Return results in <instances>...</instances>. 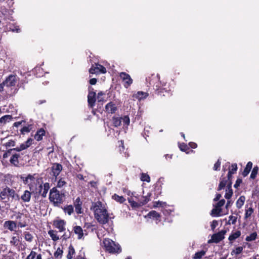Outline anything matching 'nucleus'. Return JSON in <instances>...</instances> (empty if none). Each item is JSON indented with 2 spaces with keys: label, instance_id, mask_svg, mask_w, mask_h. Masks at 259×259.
<instances>
[{
  "label": "nucleus",
  "instance_id": "obj_60",
  "mask_svg": "<svg viewBox=\"0 0 259 259\" xmlns=\"http://www.w3.org/2000/svg\"><path fill=\"white\" fill-rule=\"evenodd\" d=\"M232 202L231 200L230 199H227V204L226 205V208H228V207H229L232 204Z\"/></svg>",
  "mask_w": 259,
  "mask_h": 259
},
{
  "label": "nucleus",
  "instance_id": "obj_7",
  "mask_svg": "<svg viewBox=\"0 0 259 259\" xmlns=\"http://www.w3.org/2000/svg\"><path fill=\"white\" fill-rule=\"evenodd\" d=\"M122 122L123 126L127 127L130 122V118L127 116H124L123 117L114 116L112 118V123L115 127H118Z\"/></svg>",
  "mask_w": 259,
  "mask_h": 259
},
{
  "label": "nucleus",
  "instance_id": "obj_1",
  "mask_svg": "<svg viewBox=\"0 0 259 259\" xmlns=\"http://www.w3.org/2000/svg\"><path fill=\"white\" fill-rule=\"evenodd\" d=\"M93 209L95 218L101 224H106L109 219L113 218L109 216L105 205L100 201H98L93 204Z\"/></svg>",
  "mask_w": 259,
  "mask_h": 259
},
{
  "label": "nucleus",
  "instance_id": "obj_10",
  "mask_svg": "<svg viewBox=\"0 0 259 259\" xmlns=\"http://www.w3.org/2000/svg\"><path fill=\"white\" fill-rule=\"evenodd\" d=\"M132 195L141 206L146 204L150 200L151 194L150 193H148L146 196H142L137 194L136 193H132Z\"/></svg>",
  "mask_w": 259,
  "mask_h": 259
},
{
  "label": "nucleus",
  "instance_id": "obj_36",
  "mask_svg": "<svg viewBox=\"0 0 259 259\" xmlns=\"http://www.w3.org/2000/svg\"><path fill=\"white\" fill-rule=\"evenodd\" d=\"M19 157V155L18 154H14L10 158V162L12 164L14 165H17L19 163L18 158Z\"/></svg>",
  "mask_w": 259,
  "mask_h": 259
},
{
  "label": "nucleus",
  "instance_id": "obj_18",
  "mask_svg": "<svg viewBox=\"0 0 259 259\" xmlns=\"http://www.w3.org/2000/svg\"><path fill=\"white\" fill-rule=\"evenodd\" d=\"M106 111L109 113H114L117 110V105L115 102H110L105 106Z\"/></svg>",
  "mask_w": 259,
  "mask_h": 259
},
{
  "label": "nucleus",
  "instance_id": "obj_13",
  "mask_svg": "<svg viewBox=\"0 0 259 259\" xmlns=\"http://www.w3.org/2000/svg\"><path fill=\"white\" fill-rule=\"evenodd\" d=\"M119 77L123 82V85L125 88H128L133 83V79L130 75L125 72H122L119 74Z\"/></svg>",
  "mask_w": 259,
  "mask_h": 259
},
{
  "label": "nucleus",
  "instance_id": "obj_53",
  "mask_svg": "<svg viewBox=\"0 0 259 259\" xmlns=\"http://www.w3.org/2000/svg\"><path fill=\"white\" fill-rule=\"evenodd\" d=\"M9 29L11 30H12L13 32H20V29L18 26H13L12 27L10 26L9 27Z\"/></svg>",
  "mask_w": 259,
  "mask_h": 259
},
{
  "label": "nucleus",
  "instance_id": "obj_2",
  "mask_svg": "<svg viewBox=\"0 0 259 259\" xmlns=\"http://www.w3.org/2000/svg\"><path fill=\"white\" fill-rule=\"evenodd\" d=\"M59 229L58 232L51 230L49 231L48 234L54 241H56L59 239V237L62 238L63 240H67L71 236V232L66 228H57Z\"/></svg>",
  "mask_w": 259,
  "mask_h": 259
},
{
  "label": "nucleus",
  "instance_id": "obj_28",
  "mask_svg": "<svg viewBox=\"0 0 259 259\" xmlns=\"http://www.w3.org/2000/svg\"><path fill=\"white\" fill-rule=\"evenodd\" d=\"M45 131L43 128H40L35 134L34 138L37 141H39L42 140V137L45 134Z\"/></svg>",
  "mask_w": 259,
  "mask_h": 259
},
{
  "label": "nucleus",
  "instance_id": "obj_45",
  "mask_svg": "<svg viewBox=\"0 0 259 259\" xmlns=\"http://www.w3.org/2000/svg\"><path fill=\"white\" fill-rule=\"evenodd\" d=\"M19 242V239L17 237L13 236L10 241V243L11 245L16 246L18 245Z\"/></svg>",
  "mask_w": 259,
  "mask_h": 259
},
{
  "label": "nucleus",
  "instance_id": "obj_57",
  "mask_svg": "<svg viewBox=\"0 0 259 259\" xmlns=\"http://www.w3.org/2000/svg\"><path fill=\"white\" fill-rule=\"evenodd\" d=\"M162 211L164 215H167L170 214V212H171L172 210L170 209H167L165 207L163 208V209Z\"/></svg>",
  "mask_w": 259,
  "mask_h": 259
},
{
  "label": "nucleus",
  "instance_id": "obj_58",
  "mask_svg": "<svg viewBox=\"0 0 259 259\" xmlns=\"http://www.w3.org/2000/svg\"><path fill=\"white\" fill-rule=\"evenodd\" d=\"M25 121L24 120H22L21 121H18L15 122L14 123V126L15 127H18L19 125H20L23 122H24Z\"/></svg>",
  "mask_w": 259,
  "mask_h": 259
},
{
  "label": "nucleus",
  "instance_id": "obj_42",
  "mask_svg": "<svg viewBox=\"0 0 259 259\" xmlns=\"http://www.w3.org/2000/svg\"><path fill=\"white\" fill-rule=\"evenodd\" d=\"M253 212V209L251 207L246 209L245 213V218L246 219L249 218L251 217Z\"/></svg>",
  "mask_w": 259,
  "mask_h": 259
},
{
  "label": "nucleus",
  "instance_id": "obj_35",
  "mask_svg": "<svg viewBox=\"0 0 259 259\" xmlns=\"http://www.w3.org/2000/svg\"><path fill=\"white\" fill-rule=\"evenodd\" d=\"M75 254V249L72 245H70L68 248V253L67 255L68 259H72L73 255Z\"/></svg>",
  "mask_w": 259,
  "mask_h": 259
},
{
  "label": "nucleus",
  "instance_id": "obj_64",
  "mask_svg": "<svg viewBox=\"0 0 259 259\" xmlns=\"http://www.w3.org/2000/svg\"><path fill=\"white\" fill-rule=\"evenodd\" d=\"M221 197V195L220 194H218L214 198L213 201H218Z\"/></svg>",
  "mask_w": 259,
  "mask_h": 259
},
{
  "label": "nucleus",
  "instance_id": "obj_11",
  "mask_svg": "<svg viewBox=\"0 0 259 259\" xmlns=\"http://www.w3.org/2000/svg\"><path fill=\"white\" fill-rule=\"evenodd\" d=\"M20 178L23 181L24 184L27 185L29 186L31 191L33 190V186L35 183V180L34 176L28 175L26 177L21 176Z\"/></svg>",
  "mask_w": 259,
  "mask_h": 259
},
{
  "label": "nucleus",
  "instance_id": "obj_3",
  "mask_svg": "<svg viewBox=\"0 0 259 259\" xmlns=\"http://www.w3.org/2000/svg\"><path fill=\"white\" fill-rule=\"evenodd\" d=\"M64 198V193L60 192L56 188H53L50 190L49 199L55 205L62 203Z\"/></svg>",
  "mask_w": 259,
  "mask_h": 259
},
{
  "label": "nucleus",
  "instance_id": "obj_39",
  "mask_svg": "<svg viewBox=\"0 0 259 259\" xmlns=\"http://www.w3.org/2000/svg\"><path fill=\"white\" fill-rule=\"evenodd\" d=\"M53 225L55 227H64L65 225V222L62 220H56L54 221Z\"/></svg>",
  "mask_w": 259,
  "mask_h": 259
},
{
  "label": "nucleus",
  "instance_id": "obj_54",
  "mask_svg": "<svg viewBox=\"0 0 259 259\" xmlns=\"http://www.w3.org/2000/svg\"><path fill=\"white\" fill-rule=\"evenodd\" d=\"M7 10L5 8L1 7L0 10V17H1L2 16H5V15L7 14Z\"/></svg>",
  "mask_w": 259,
  "mask_h": 259
},
{
  "label": "nucleus",
  "instance_id": "obj_15",
  "mask_svg": "<svg viewBox=\"0 0 259 259\" xmlns=\"http://www.w3.org/2000/svg\"><path fill=\"white\" fill-rule=\"evenodd\" d=\"M91 90H93V89L90 88H89V93L88 96V102L89 104V106L93 108L96 102V92L91 91Z\"/></svg>",
  "mask_w": 259,
  "mask_h": 259
},
{
  "label": "nucleus",
  "instance_id": "obj_55",
  "mask_svg": "<svg viewBox=\"0 0 259 259\" xmlns=\"http://www.w3.org/2000/svg\"><path fill=\"white\" fill-rule=\"evenodd\" d=\"M179 148L181 151H186L187 149V146L185 144H182L180 145Z\"/></svg>",
  "mask_w": 259,
  "mask_h": 259
},
{
  "label": "nucleus",
  "instance_id": "obj_41",
  "mask_svg": "<svg viewBox=\"0 0 259 259\" xmlns=\"http://www.w3.org/2000/svg\"><path fill=\"white\" fill-rule=\"evenodd\" d=\"M31 129L32 125H29L28 126H24L20 130L21 133L23 135H24L26 133H28L30 132Z\"/></svg>",
  "mask_w": 259,
  "mask_h": 259
},
{
  "label": "nucleus",
  "instance_id": "obj_38",
  "mask_svg": "<svg viewBox=\"0 0 259 259\" xmlns=\"http://www.w3.org/2000/svg\"><path fill=\"white\" fill-rule=\"evenodd\" d=\"M206 253V251L204 250H201L200 251L196 252L193 257L194 259H201L203 256Z\"/></svg>",
  "mask_w": 259,
  "mask_h": 259
},
{
  "label": "nucleus",
  "instance_id": "obj_43",
  "mask_svg": "<svg viewBox=\"0 0 259 259\" xmlns=\"http://www.w3.org/2000/svg\"><path fill=\"white\" fill-rule=\"evenodd\" d=\"M63 252V250L60 247H58L57 250L54 252V255L56 258H61Z\"/></svg>",
  "mask_w": 259,
  "mask_h": 259
},
{
  "label": "nucleus",
  "instance_id": "obj_49",
  "mask_svg": "<svg viewBox=\"0 0 259 259\" xmlns=\"http://www.w3.org/2000/svg\"><path fill=\"white\" fill-rule=\"evenodd\" d=\"M4 227H16V224L13 221H6L5 223Z\"/></svg>",
  "mask_w": 259,
  "mask_h": 259
},
{
  "label": "nucleus",
  "instance_id": "obj_48",
  "mask_svg": "<svg viewBox=\"0 0 259 259\" xmlns=\"http://www.w3.org/2000/svg\"><path fill=\"white\" fill-rule=\"evenodd\" d=\"M243 249V247L242 246L237 247L235 248V250H233V251L232 252V255L233 254H239L242 252Z\"/></svg>",
  "mask_w": 259,
  "mask_h": 259
},
{
  "label": "nucleus",
  "instance_id": "obj_32",
  "mask_svg": "<svg viewBox=\"0 0 259 259\" xmlns=\"http://www.w3.org/2000/svg\"><path fill=\"white\" fill-rule=\"evenodd\" d=\"M252 167V163L250 161L248 162L247 163L246 167L242 172V175L244 177H246V176H247V175L250 172Z\"/></svg>",
  "mask_w": 259,
  "mask_h": 259
},
{
  "label": "nucleus",
  "instance_id": "obj_63",
  "mask_svg": "<svg viewBox=\"0 0 259 259\" xmlns=\"http://www.w3.org/2000/svg\"><path fill=\"white\" fill-rule=\"evenodd\" d=\"M5 86L4 81L0 83V93L4 91V87Z\"/></svg>",
  "mask_w": 259,
  "mask_h": 259
},
{
  "label": "nucleus",
  "instance_id": "obj_44",
  "mask_svg": "<svg viewBox=\"0 0 259 259\" xmlns=\"http://www.w3.org/2000/svg\"><path fill=\"white\" fill-rule=\"evenodd\" d=\"M258 168L257 166H255L253 167V168L251 171V175H250L251 179H254L256 177V175L258 172Z\"/></svg>",
  "mask_w": 259,
  "mask_h": 259
},
{
  "label": "nucleus",
  "instance_id": "obj_9",
  "mask_svg": "<svg viewBox=\"0 0 259 259\" xmlns=\"http://www.w3.org/2000/svg\"><path fill=\"white\" fill-rule=\"evenodd\" d=\"M225 203L224 199L220 200L214 206V208L211 210V215L214 217L220 216L223 215L224 213L222 211L221 207L223 206Z\"/></svg>",
  "mask_w": 259,
  "mask_h": 259
},
{
  "label": "nucleus",
  "instance_id": "obj_61",
  "mask_svg": "<svg viewBox=\"0 0 259 259\" xmlns=\"http://www.w3.org/2000/svg\"><path fill=\"white\" fill-rule=\"evenodd\" d=\"M31 140L30 139H28L25 143V145H27V148L31 144Z\"/></svg>",
  "mask_w": 259,
  "mask_h": 259
},
{
  "label": "nucleus",
  "instance_id": "obj_31",
  "mask_svg": "<svg viewBox=\"0 0 259 259\" xmlns=\"http://www.w3.org/2000/svg\"><path fill=\"white\" fill-rule=\"evenodd\" d=\"M73 230H74V232L76 234L78 235L77 238L78 239H80L82 237L83 235V232L82 228H73L72 231H70L71 233Z\"/></svg>",
  "mask_w": 259,
  "mask_h": 259
},
{
  "label": "nucleus",
  "instance_id": "obj_20",
  "mask_svg": "<svg viewBox=\"0 0 259 259\" xmlns=\"http://www.w3.org/2000/svg\"><path fill=\"white\" fill-rule=\"evenodd\" d=\"M149 219H153L155 221H160V215L155 210L150 211L146 216Z\"/></svg>",
  "mask_w": 259,
  "mask_h": 259
},
{
  "label": "nucleus",
  "instance_id": "obj_51",
  "mask_svg": "<svg viewBox=\"0 0 259 259\" xmlns=\"http://www.w3.org/2000/svg\"><path fill=\"white\" fill-rule=\"evenodd\" d=\"M221 166V161L218 159L216 163L214 164L213 169L214 170H219Z\"/></svg>",
  "mask_w": 259,
  "mask_h": 259
},
{
  "label": "nucleus",
  "instance_id": "obj_27",
  "mask_svg": "<svg viewBox=\"0 0 259 259\" xmlns=\"http://www.w3.org/2000/svg\"><path fill=\"white\" fill-rule=\"evenodd\" d=\"M26 259H42V255L40 253L37 254L35 251L31 250Z\"/></svg>",
  "mask_w": 259,
  "mask_h": 259
},
{
  "label": "nucleus",
  "instance_id": "obj_26",
  "mask_svg": "<svg viewBox=\"0 0 259 259\" xmlns=\"http://www.w3.org/2000/svg\"><path fill=\"white\" fill-rule=\"evenodd\" d=\"M13 119L12 115H5L0 118V123L2 125L6 124L7 123L11 121Z\"/></svg>",
  "mask_w": 259,
  "mask_h": 259
},
{
  "label": "nucleus",
  "instance_id": "obj_47",
  "mask_svg": "<svg viewBox=\"0 0 259 259\" xmlns=\"http://www.w3.org/2000/svg\"><path fill=\"white\" fill-rule=\"evenodd\" d=\"M141 180L142 181H145L147 182H149L150 181V178L149 175L144 173L141 175Z\"/></svg>",
  "mask_w": 259,
  "mask_h": 259
},
{
  "label": "nucleus",
  "instance_id": "obj_37",
  "mask_svg": "<svg viewBox=\"0 0 259 259\" xmlns=\"http://www.w3.org/2000/svg\"><path fill=\"white\" fill-rule=\"evenodd\" d=\"M257 237V233L256 232L251 233L249 236H246L245 240L247 241H252L256 239Z\"/></svg>",
  "mask_w": 259,
  "mask_h": 259
},
{
  "label": "nucleus",
  "instance_id": "obj_23",
  "mask_svg": "<svg viewBox=\"0 0 259 259\" xmlns=\"http://www.w3.org/2000/svg\"><path fill=\"white\" fill-rule=\"evenodd\" d=\"M31 196V192L28 190H25L21 195V199L24 202H28L30 200Z\"/></svg>",
  "mask_w": 259,
  "mask_h": 259
},
{
  "label": "nucleus",
  "instance_id": "obj_21",
  "mask_svg": "<svg viewBox=\"0 0 259 259\" xmlns=\"http://www.w3.org/2000/svg\"><path fill=\"white\" fill-rule=\"evenodd\" d=\"M75 207V211L78 214H80L82 213V208L81 204L82 202L80 201V199L79 197H77L74 203Z\"/></svg>",
  "mask_w": 259,
  "mask_h": 259
},
{
  "label": "nucleus",
  "instance_id": "obj_33",
  "mask_svg": "<svg viewBox=\"0 0 259 259\" xmlns=\"http://www.w3.org/2000/svg\"><path fill=\"white\" fill-rule=\"evenodd\" d=\"M166 206H167V204L165 202H163V201H157L153 202V207L154 208L160 207H162V208H163L166 207Z\"/></svg>",
  "mask_w": 259,
  "mask_h": 259
},
{
  "label": "nucleus",
  "instance_id": "obj_19",
  "mask_svg": "<svg viewBox=\"0 0 259 259\" xmlns=\"http://www.w3.org/2000/svg\"><path fill=\"white\" fill-rule=\"evenodd\" d=\"M34 232H32L28 228L27 231L24 232V236L25 239L29 242H31L34 238Z\"/></svg>",
  "mask_w": 259,
  "mask_h": 259
},
{
  "label": "nucleus",
  "instance_id": "obj_40",
  "mask_svg": "<svg viewBox=\"0 0 259 259\" xmlns=\"http://www.w3.org/2000/svg\"><path fill=\"white\" fill-rule=\"evenodd\" d=\"M64 211L65 213H67L68 215H71L73 212V207L72 205H68L64 207Z\"/></svg>",
  "mask_w": 259,
  "mask_h": 259
},
{
  "label": "nucleus",
  "instance_id": "obj_24",
  "mask_svg": "<svg viewBox=\"0 0 259 259\" xmlns=\"http://www.w3.org/2000/svg\"><path fill=\"white\" fill-rule=\"evenodd\" d=\"M147 96L148 94L147 93L140 91L133 95V98L139 101L145 99Z\"/></svg>",
  "mask_w": 259,
  "mask_h": 259
},
{
  "label": "nucleus",
  "instance_id": "obj_25",
  "mask_svg": "<svg viewBox=\"0 0 259 259\" xmlns=\"http://www.w3.org/2000/svg\"><path fill=\"white\" fill-rule=\"evenodd\" d=\"M237 170V166L236 164H233L231 165V168L229 169L228 174V178L226 179L224 178L225 180L231 181V178L232 174H234Z\"/></svg>",
  "mask_w": 259,
  "mask_h": 259
},
{
  "label": "nucleus",
  "instance_id": "obj_4",
  "mask_svg": "<svg viewBox=\"0 0 259 259\" xmlns=\"http://www.w3.org/2000/svg\"><path fill=\"white\" fill-rule=\"evenodd\" d=\"M103 244L105 250L109 253H118L121 251L120 246L118 244H116L111 239H104Z\"/></svg>",
  "mask_w": 259,
  "mask_h": 259
},
{
  "label": "nucleus",
  "instance_id": "obj_34",
  "mask_svg": "<svg viewBox=\"0 0 259 259\" xmlns=\"http://www.w3.org/2000/svg\"><path fill=\"white\" fill-rule=\"evenodd\" d=\"M112 198L115 201H116V202H119L120 203H122L125 201V199L123 196H119V195H117L116 194H114L112 196Z\"/></svg>",
  "mask_w": 259,
  "mask_h": 259
},
{
  "label": "nucleus",
  "instance_id": "obj_17",
  "mask_svg": "<svg viewBox=\"0 0 259 259\" xmlns=\"http://www.w3.org/2000/svg\"><path fill=\"white\" fill-rule=\"evenodd\" d=\"M39 193L42 197H46L48 192L50 189V184L48 183H45L43 185H40L39 186Z\"/></svg>",
  "mask_w": 259,
  "mask_h": 259
},
{
  "label": "nucleus",
  "instance_id": "obj_56",
  "mask_svg": "<svg viewBox=\"0 0 259 259\" xmlns=\"http://www.w3.org/2000/svg\"><path fill=\"white\" fill-rule=\"evenodd\" d=\"M104 94L103 92H100L98 94L97 100L99 102H102L103 101V99L101 97Z\"/></svg>",
  "mask_w": 259,
  "mask_h": 259
},
{
  "label": "nucleus",
  "instance_id": "obj_59",
  "mask_svg": "<svg viewBox=\"0 0 259 259\" xmlns=\"http://www.w3.org/2000/svg\"><path fill=\"white\" fill-rule=\"evenodd\" d=\"M97 83V79L94 78L90 80V83L92 85H94Z\"/></svg>",
  "mask_w": 259,
  "mask_h": 259
},
{
  "label": "nucleus",
  "instance_id": "obj_29",
  "mask_svg": "<svg viewBox=\"0 0 259 259\" xmlns=\"http://www.w3.org/2000/svg\"><path fill=\"white\" fill-rule=\"evenodd\" d=\"M241 235V232L240 231H236L234 232H232L229 237V240L230 241H233L239 237Z\"/></svg>",
  "mask_w": 259,
  "mask_h": 259
},
{
  "label": "nucleus",
  "instance_id": "obj_22",
  "mask_svg": "<svg viewBox=\"0 0 259 259\" xmlns=\"http://www.w3.org/2000/svg\"><path fill=\"white\" fill-rule=\"evenodd\" d=\"M127 200L133 209H137L141 206L139 202L132 196L128 198Z\"/></svg>",
  "mask_w": 259,
  "mask_h": 259
},
{
  "label": "nucleus",
  "instance_id": "obj_30",
  "mask_svg": "<svg viewBox=\"0 0 259 259\" xmlns=\"http://www.w3.org/2000/svg\"><path fill=\"white\" fill-rule=\"evenodd\" d=\"M245 201V197L244 196H241L236 201V207L238 209L241 208L242 207V206L244 205Z\"/></svg>",
  "mask_w": 259,
  "mask_h": 259
},
{
  "label": "nucleus",
  "instance_id": "obj_52",
  "mask_svg": "<svg viewBox=\"0 0 259 259\" xmlns=\"http://www.w3.org/2000/svg\"><path fill=\"white\" fill-rule=\"evenodd\" d=\"M15 142L13 140H9L8 142H7L6 144H5V146L7 148H9V147H13L15 146Z\"/></svg>",
  "mask_w": 259,
  "mask_h": 259
},
{
  "label": "nucleus",
  "instance_id": "obj_50",
  "mask_svg": "<svg viewBox=\"0 0 259 259\" xmlns=\"http://www.w3.org/2000/svg\"><path fill=\"white\" fill-rule=\"evenodd\" d=\"M27 148V145H25L24 143L22 144L20 147H16L14 148L13 150H16L17 151H21L23 150H24Z\"/></svg>",
  "mask_w": 259,
  "mask_h": 259
},
{
  "label": "nucleus",
  "instance_id": "obj_8",
  "mask_svg": "<svg viewBox=\"0 0 259 259\" xmlns=\"http://www.w3.org/2000/svg\"><path fill=\"white\" fill-rule=\"evenodd\" d=\"M19 81V78L16 74L9 75L4 81L7 87H15Z\"/></svg>",
  "mask_w": 259,
  "mask_h": 259
},
{
  "label": "nucleus",
  "instance_id": "obj_46",
  "mask_svg": "<svg viewBox=\"0 0 259 259\" xmlns=\"http://www.w3.org/2000/svg\"><path fill=\"white\" fill-rule=\"evenodd\" d=\"M66 185V182L63 179H61L57 182V187L61 188H63L64 186H65Z\"/></svg>",
  "mask_w": 259,
  "mask_h": 259
},
{
  "label": "nucleus",
  "instance_id": "obj_12",
  "mask_svg": "<svg viewBox=\"0 0 259 259\" xmlns=\"http://www.w3.org/2000/svg\"><path fill=\"white\" fill-rule=\"evenodd\" d=\"M226 232V230H223L217 233L213 234L211 236V240H209L208 242L219 243L224 238V235Z\"/></svg>",
  "mask_w": 259,
  "mask_h": 259
},
{
  "label": "nucleus",
  "instance_id": "obj_5",
  "mask_svg": "<svg viewBox=\"0 0 259 259\" xmlns=\"http://www.w3.org/2000/svg\"><path fill=\"white\" fill-rule=\"evenodd\" d=\"M0 197L2 199H10V198L15 200L19 199V196L15 192V190L9 187L3 189L0 192Z\"/></svg>",
  "mask_w": 259,
  "mask_h": 259
},
{
  "label": "nucleus",
  "instance_id": "obj_14",
  "mask_svg": "<svg viewBox=\"0 0 259 259\" xmlns=\"http://www.w3.org/2000/svg\"><path fill=\"white\" fill-rule=\"evenodd\" d=\"M89 72L91 74L105 73L106 69L101 65L95 64V66L93 65L90 69Z\"/></svg>",
  "mask_w": 259,
  "mask_h": 259
},
{
  "label": "nucleus",
  "instance_id": "obj_62",
  "mask_svg": "<svg viewBox=\"0 0 259 259\" xmlns=\"http://www.w3.org/2000/svg\"><path fill=\"white\" fill-rule=\"evenodd\" d=\"M189 145L193 149L196 148L197 147V144L194 142H190L189 143Z\"/></svg>",
  "mask_w": 259,
  "mask_h": 259
},
{
  "label": "nucleus",
  "instance_id": "obj_16",
  "mask_svg": "<svg viewBox=\"0 0 259 259\" xmlns=\"http://www.w3.org/2000/svg\"><path fill=\"white\" fill-rule=\"evenodd\" d=\"M51 170L52 175L56 178L62 170V166L60 164L54 163L51 167Z\"/></svg>",
  "mask_w": 259,
  "mask_h": 259
},
{
  "label": "nucleus",
  "instance_id": "obj_6",
  "mask_svg": "<svg viewBox=\"0 0 259 259\" xmlns=\"http://www.w3.org/2000/svg\"><path fill=\"white\" fill-rule=\"evenodd\" d=\"M226 186V193L225 197L227 199H230L233 195V190L232 189V182L231 181L222 180L219 184L218 190L220 191L224 189Z\"/></svg>",
  "mask_w": 259,
  "mask_h": 259
}]
</instances>
